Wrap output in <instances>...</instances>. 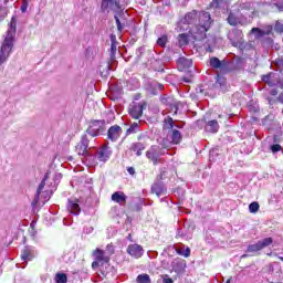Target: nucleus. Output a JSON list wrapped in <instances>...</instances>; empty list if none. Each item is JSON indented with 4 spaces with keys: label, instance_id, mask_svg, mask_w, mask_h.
I'll use <instances>...</instances> for the list:
<instances>
[{
    "label": "nucleus",
    "instance_id": "obj_6",
    "mask_svg": "<svg viewBox=\"0 0 283 283\" xmlns=\"http://www.w3.org/2000/svg\"><path fill=\"white\" fill-rule=\"evenodd\" d=\"M228 40L233 48H244V33L240 29L230 31L228 33Z\"/></svg>",
    "mask_w": 283,
    "mask_h": 283
},
{
    "label": "nucleus",
    "instance_id": "obj_5",
    "mask_svg": "<svg viewBox=\"0 0 283 283\" xmlns=\"http://www.w3.org/2000/svg\"><path fill=\"white\" fill-rule=\"evenodd\" d=\"M78 156H84V158H92L90 154L91 149H94V145L90 144V138L87 135H83L81 142L75 147Z\"/></svg>",
    "mask_w": 283,
    "mask_h": 283
},
{
    "label": "nucleus",
    "instance_id": "obj_50",
    "mask_svg": "<svg viewBox=\"0 0 283 283\" xmlns=\"http://www.w3.org/2000/svg\"><path fill=\"white\" fill-rule=\"evenodd\" d=\"M8 14V11L6 9H0V19H3Z\"/></svg>",
    "mask_w": 283,
    "mask_h": 283
},
{
    "label": "nucleus",
    "instance_id": "obj_43",
    "mask_svg": "<svg viewBox=\"0 0 283 283\" xmlns=\"http://www.w3.org/2000/svg\"><path fill=\"white\" fill-rule=\"evenodd\" d=\"M115 22H116L118 32H123V28H125V25L120 23V19H118V15H115Z\"/></svg>",
    "mask_w": 283,
    "mask_h": 283
},
{
    "label": "nucleus",
    "instance_id": "obj_42",
    "mask_svg": "<svg viewBox=\"0 0 283 283\" xmlns=\"http://www.w3.org/2000/svg\"><path fill=\"white\" fill-rule=\"evenodd\" d=\"M274 30H275V32H279L280 34H282L283 33V23H281L280 21H276L275 25H274Z\"/></svg>",
    "mask_w": 283,
    "mask_h": 283
},
{
    "label": "nucleus",
    "instance_id": "obj_10",
    "mask_svg": "<svg viewBox=\"0 0 283 283\" xmlns=\"http://www.w3.org/2000/svg\"><path fill=\"white\" fill-rule=\"evenodd\" d=\"M227 21H228L229 25H232V27L247 25V23L242 19V15H240V13L238 12L237 9L229 12Z\"/></svg>",
    "mask_w": 283,
    "mask_h": 283
},
{
    "label": "nucleus",
    "instance_id": "obj_36",
    "mask_svg": "<svg viewBox=\"0 0 283 283\" xmlns=\"http://www.w3.org/2000/svg\"><path fill=\"white\" fill-rule=\"evenodd\" d=\"M159 145L163 147V149H169V147H171V145H174V142H171V139H169V137H167V138H163L161 142L159 143Z\"/></svg>",
    "mask_w": 283,
    "mask_h": 283
},
{
    "label": "nucleus",
    "instance_id": "obj_30",
    "mask_svg": "<svg viewBox=\"0 0 283 283\" xmlns=\"http://www.w3.org/2000/svg\"><path fill=\"white\" fill-rule=\"evenodd\" d=\"M67 209L73 216H78L81 213V206H78L76 201L69 200Z\"/></svg>",
    "mask_w": 283,
    "mask_h": 283
},
{
    "label": "nucleus",
    "instance_id": "obj_23",
    "mask_svg": "<svg viewBox=\"0 0 283 283\" xmlns=\"http://www.w3.org/2000/svg\"><path fill=\"white\" fill-rule=\"evenodd\" d=\"M214 88L220 90V92H227V78H224L222 75H217Z\"/></svg>",
    "mask_w": 283,
    "mask_h": 283
},
{
    "label": "nucleus",
    "instance_id": "obj_48",
    "mask_svg": "<svg viewBox=\"0 0 283 283\" xmlns=\"http://www.w3.org/2000/svg\"><path fill=\"white\" fill-rule=\"evenodd\" d=\"M61 178H63V175L61 172H57L54 175L53 180H54V182H59V181H61Z\"/></svg>",
    "mask_w": 283,
    "mask_h": 283
},
{
    "label": "nucleus",
    "instance_id": "obj_56",
    "mask_svg": "<svg viewBox=\"0 0 283 283\" xmlns=\"http://www.w3.org/2000/svg\"><path fill=\"white\" fill-rule=\"evenodd\" d=\"M30 234H31V235H36V230H35L34 228H32V229L30 230Z\"/></svg>",
    "mask_w": 283,
    "mask_h": 283
},
{
    "label": "nucleus",
    "instance_id": "obj_13",
    "mask_svg": "<svg viewBox=\"0 0 283 283\" xmlns=\"http://www.w3.org/2000/svg\"><path fill=\"white\" fill-rule=\"evenodd\" d=\"M102 10H112L113 12H119L120 2L118 0H102Z\"/></svg>",
    "mask_w": 283,
    "mask_h": 283
},
{
    "label": "nucleus",
    "instance_id": "obj_52",
    "mask_svg": "<svg viewBox=\"0 0 283 283\" xmlns=\"http://www.w3.org/2000/svg\"><path fill=\"white\" fill-rule=\"evenodd\" d=\"M98 262H99V261H94V262L92 263V269H98Z\"/></svg>",
    "mask_w": 283,
    "mask_h": 283
},
{
    "label": "nucleus",
    "instance_id": "obj_18",
    "mask_svg": "<svg viewBox=\"0 0 283 283\" xmlns=\"http://www.w3.org/2000/svg\"><path fill=\"white\" fill-rule=\"evenodd\" d=\"M127 254L132 258H143V247L139 244H130L127 248Z\"/></svg>",
    "mask_w": 283,
    "mask_h": 283
},
{
    "label": "nucleus",
    "instance_id": "obj_3",
    "mask_svg": "<svg viewBox=\"0 0 283 283\" xmlns=\"http://www.w3.org/2000/svg\"><path fill=\"white\" fill-rule=\"evenodd\" d=\"M211 23V14L209 12L201 11L199 13V23L195 27V33L200 34L199 39H207V32H209Z\"/></svg>",
    "mask_w": 283,
    "mask_h": 283
},
{
    "label": "nucleus",
    "instance_id": "obj_44",
    "mask_svg": "<svg viewBox=\"0 0 283 283\" xmlns=\"http://www.w3.org/2000/svg\"><path fill=\"white\" fill-rule=\"evenodd\" d=\"M224 3V0H212L211 8H220Z\"/></svg>",
    "mask_w": 283,
    "mask_h": 283
},
{
    "label": "nucleus",
    "instance_id": "obj_29",
    "mask_svg": "<svg viewBox=\"0 0 283 283\" xmlns=\"http://www.w3.org/2000/svg\"><path fill=\"white\" fill-rule=\"evenodd\" d=\"M32 258H34L32 248L24 247V249L22 250L21 260H23V262H28V261L32 260Z\"/></svg>",
    "mask_w": 283,
    "mask_h": 283
},
{
    "label": "nucleus",
    "instance_id": "obj_34",
    "mask_svg": "<svg viewBox=\"0 0 283 283\" xmlns=\"http://www.w3.org/2000/svg\"><path fill=\"white\" fill-rule=\"evenodd\" d=\"M262 81H263V83H268L270 85V87H273V85H275V81H273V73L263 75Z\"/></svg>",
    "mask_w": 283,
    "mask_h": 283
},
{
    "label": "nucleus",
    "instance_id": "obj_15",
    "mask_svg": "<svg viewBox=\"0 0 283 283\" xmlns=\"http://www.w3.org/2000/svg\"><path fill=\"white\" fill-rule=\"evenodd\" d=\"M120 134H123V128L118 125H114L108 129L107 138L108 140H112V143H116V140L120 138Z\"/></svg>",
    "mask_w": 283,
    "mask_h": 283
},
{
    "label": "nucleus",
    "instance_id": "obj_57",
    "mask_svg": "<svg viewBox=\"0 0 283 283\" xmlns=\"http://www.w3.org/2000/svg\"><path fill=\"white\" fill-rule=\"evenodd\" d=\"M198 94H205V90L202 87H199V91H197Z\"/></svg>",
    "mask_w": 283,
    "mask_h": 283
},
{
    "label": "nucleus",
    "instance_id": "obj_38",
    "mask_svg": "<svg viewBox=\"0 0 283 283\" xmlns=\"http://www.w3.org/2000/svg\"><path fill=\"white\" fill-rule=\"evenodd\" d=\"M249 211L250 213H258L260 211V203L258 201H253L249 205Z\"/></svg>",
    "mask_w": 283,
    "mask_h": 283
},
{
    "label": "nucleus",
    "instance_id": "obj_39",
    "mask_svg": "<svg viewBox=\"0 0 283 283\" xmlns=\"http://www.w3.org/2000/svg\"><path fill=\"white\" fill-rule=\"evenodd\" d=\"M138 283H151V279H149V274H139L137 276Z\"/></svg>",
    "mask_w": 283,
    "mask_h": 283
},
{
    "label": "nucleus",
    "instance_id": "obj_46",
    "mask_svg": "<svg viewBox=\"0 0 283 283\" xmlns=\"http://www.w3.org/2000/svg\"><path fill=\"white\" fill-rule=\"evenodd\" d=\"M166 43H167V38H166V35H163L161 38H159V39L157 40V44H159L161 48H165Z\"/></svg>",
    "mask_w": 283,
    "mask_h": 283
},
{
    "label": "nucleus",
    "instance_id": "obj_55",
    "mask_svg": "<svg viewBox=\"0 0 283 283\" xmlns=\"http://www.w3.org/2000/svg\"><path fill=\"white\" fill-rule=\"evenodd\" d=\"M277 101L283 104V92L279 95Z\"/></svg>",
    "mask_w": 283,
    "mask_h": 283
},
{
    "label": "nucleus",
    "instance_id": "obj_53",
    "mask_svg": "<svg viewBox=\"0 0 283 283\" xmlns=\"http://www.w3.org/2000/svg\"><path fill=\"white\" fill-rule=\"evenodd\" d=\"M271 96H277V90L273 88L270 91Z\"/></svg>",
    "mask_w": 283,
    "mask_h": 283
},
{
    "label": "nucleus",
    "instance_id": "obj_22",
    "mask_svg": "<svg viewBox=\"0 0 283 283\" xmlns=\"http://www.w3.org/2000/svg\"><path fill=\"white\" fill-rule=\"evenodd\" d=\"M220 129V124H218V120L212 119L207 122L205 126V130L209 134H218V130Z\"/></svg>",
    "mask_w": 283,
    "mask_h": 283
},
{
    "label": "nucleus",
    "instance_id": "obj_20",
    "mask_svg": "<svg viewBox=\"0 0 283 283\" xmlns=\"http://www.w3.org/2000/svg\"><path fill=\"white\" fill-rule=\"evenodd\" d=\"M210 66H212L214 70H220L221 72H227V62L220 61V59H218V57L210 59Z\"/></svg>",
    "mask_w": 283,
    "mask_h": 283
},
{
    "label": "nucleus",
    "instance_id": "obj_4",
    "mask_svg": "<svg viewBox=\"0 0 283 283\" xmlns=\"http://www.w3.org/2000/svg\"><path fill=\"white\" fill-rule=\"evenodd\" d=\"M237 12L245 22V25L251 23V19H253V17L256 14L255 8L251 6V2H243L238 4Z\"/></svg>",
    "mask_w": 283,
    "mask_h": 283
},
{
    "label": "nucleus",
    "instance_id": "obj_1",
    "mask_svg": "<svg viewBox=\"0 0 283 283\" xmlns=\"http://www.w3.org/2000/svg\"><path fill=\"white\" fill-rule=\"evenodd\" d=\"M251 34H254V39L260 41L263 48H271L273 45V25H266L264 29L252 28Z\"/></svg>",
    "mask_w": 283,
    "mask_h": 283
},
{
    "label": "nucleus",
    "instance_id": "obj_12",
    "mask_svg": "<svg viewBox=\"0 0 283 283\" xmlns=\"http://www.w3.org/2000/svg\"><path fill=\"white\" fill-rule=\"evenodd\" d=\"M147 109V103H135L130 108H129V115L132 118L138 119L140 116H143V111Z\"/></svg>",
    "mask_w": 283,
    "mask_h": 283
},
{
    "label": "nucleus",
    "instance_id": "obj_61",
    "mask_svg": "<svg viewBox=\"0 0 283 283\" xmlns=\"http://www.w3.org/2000/svg\"><path fill=\"white\" fill-rule=\"evenodd\" d=\"M45 201L50 200V196L44 195Z\"/></svg>",
    "mask_w": 283,
    "mask_h": 283
},
{
    "label": "nucleus",
    "instance_id": "obj_62",
    "mask_svg": "<svg viewBox=\"0 0 283 283\" xmlns=\"http://www.w3.org/2000/svg\"><path fill=\"white\" fill-rule=\"evenodd\" d=\"M241 258H249V254H243L241 255Z\"/></svg>",
    "mask_w": 283,
    "mask_h": 283
},
{
    "label": "nucleus",
    "instance_id": "obj_47",
    "mask_svg": "<svg viewBox=\"0 0 283 283\" xmlns=\"http://www.w3.org/2000/svg\"><path fill=\"white\" fill-rule=\"evenodd\" d=\"M28 6H29L28 0H22L21 12L23 13L28 12Z\"/></svg>",
    "mask_w": 283,
    "mask_h": 283
},
{
    "label": "nucleus",
    "instance_id": "obj_24",
    "mask_svg": "<svg viewBox=\"0 0 283 283\" xmlns=\"http://www.w3.org/2000/svg\"><path fill=\"white\" fill-rule=\"evenodd\" d=\"M151 191L153 193H156L158 198H160V196H165V193H167V188H165V185H163V182H157L153 185Z\"/></svg>",
    "mask_w": 283,
    "mask_h": 283
},
{
    "label": "nucleus",
    "instance_id": "obj_31",
    "mask_svg": "<svg viewBox=\"0 0 283 283\" xmlns=\"http://www.w3.org/2000/svg\"><path fill=\"white\" fill-rule=\"evenodd\" d=\"M163 84L158 82H151L148 84V91L150 94H153V96H156L158 94V90H163Z\"/></svg>",
    "mask_w": 283,
    "mask_h": 283
},
{
    "label": "nucleus",
    "instance_id": "obj_32",
    "mask_svg": "<svg viewBox=\"0 0 283 283\" xmlns=\"http://www.w3.org/2000/svg\"><path fill=\"white\" fill-rule=\"evenodd\" d=\"M197 17H198V12L191 11L185 15L184 23L191 24L196 21Z\"/></svg>",
    "mask_w": 283,
    "mask_h": 283
},
{
    "label": "nucleus",
    "instance_id": "obj_63",
    "mask_svg": "<svg viewBox=\"0 0 283 283\" xmlns=\"http://www.w3.org/2000/svg\"><path fill=\"white\" fill-rule=\"evenodd\" d=\"M30 228H31V229H34V223H31Z\"/></svg>",
    "mask_w": 283,
    "mask_h": 283
},
{
    "label": "nucleus",
    "instance_id": "obj_59",
    "mask_svg": "<svg viewBox=\"0 0 283 283\" xmlns=\"http://www.w3.org/2000/svg\"><path fill=\"white\" fill-rule=\"evenodd\" d=\"M268 101L270 105H273V103H275V99L268 98Z\"/></svg>",
    "mask_w": 283,
    "mask_h": 283
},
{
    "label": "nucleus",
    "instance_id": "obj_21",
    "mask_svg": "<svg viewBox=\"0 0 283 283\" xmlns=\"http://www.w3.org/2000/svg\"><path fill=\"white\" fill-rule=\"evenodd\" d=\"M50 179V171H48L44 175V178L42 179V181L40 182L38 190H36V195L34 198V205H38L39 200H40V196H41V191H43V189H45V181Z\"/></svg>",
    "mask_w": 283,
    "mask_h": 283
},
{
    "label": "nucleus",
    "instance_id": "obj_41",
    "mask_svg": "<svg viewBox=\"0 0 283 283\" xmlns=\"http://www.w3.org/2000/svg\"><path fill=\"white\" fill-rule=\"evenodd\" d=\"M273 6L279 10V12H283V0H273Z\"/></svg>",
    "mask_w": 283,
    "mask_h": 283
},
{
    "label": "nucleus",
    "instance_id": "obj_33",
    "mask_svg": "<svg viewBox=\"0 0 283 283\" xmlns=\"http://www.w3.org/2000/svg\"><path fill=\"white\" fill-rule=\"evenodd\" d=\"M138 132H140V126L138 123H133L126 130V136H129V134H138Z\"/></svg>",
    "mask_w": 283,
    "mask_h": 283
},
{
    "label": "nucleus",
    "instance_id": "obj_17",
    "mask_svg": "<svg viewBox=\"0 0 283 283\" xmlns=\"http://www.w3.org/2000/svg\"><path fill=\"white\" fill-rule=\"evenodd\" d=\"M14 36H17V18H12L10 22V29L8 30L4 41L14 43Z\"/></svg>",
    "mask_w": 283,
    "mask_h": 283
},
{
    "label": "nucleus",
    "instance_id": "obj_14",
    "mask_svg": "<svg viewBox=\"0 0 283 283\" xmlns=\"http://www.w3.org/2000/svg\"><path fill=\"white\" fill-rule=\"evenodd\" d=\"M161 155L163 153L158 146H151L150 149L146 153V157L149 160H153L154 165H158V158H160Z\"/></svg>",
    "mask_w": 283,
    "mask_h": 283
},
{
    "label": "nucleus",
    "instance_id": "obj_8",
    "mask_svg": "<svg viewBox=\"0 0 283 283\" xmlns=\"http://www.w3.org/2000/svg\"><path fill=\"white\" fill-rule=\"evenodd\" d=\"M101 132H105V120H92L90 122L88 128L86 129V133L92 136V138H95V136H98Z\"/></svg>",
    "mask_w": 283,
    "mask_h": 283
},
{
    "label": "nucleus",
    "instance_id": "obj_35",
    "mask_svg": "<svg viewBox=\"0 0 283 283\" xmlns=\"http://www.w3.org/2000/svg\"><path fill=\"white\" fill-rule=\"evenodd\" d=\"M179 39V45H189V36L187 35V33H181L178 36Z\"/></svg>",
    "mask_w": 283,
    "mask_h": 283
},
{
    "label": "nucleus",
    "instance_id": "obj_54",
    "mask_svg": "<svg viewBox=\"0 0 283 283\" xmlns=\"http://www.w3.org/2000/svg\"><path fill=\"white\" fill-rule=\"evenodd\" d=\"M164 283H174V280L169 279V277H165L164 279Z\"/></svg>",
    "mask_w": 283,
    "mask_h": 283
},
{
    "label": "nucleus",
    "instance_id": "obj_49",
    "mask_svg": "<svg viewBox=\"0 0 283 283\" xmlns=\"http://www.w3.org/2000/svg\"><path fill=\"white\" fill-rule=\"evenodd\" d=\"M160 102H161L164 105H169V97L163 96V97L160 98Z\"/></svg>",
    "mask_w": 283,
    "mask_h": 283
},
{
    "label": "nucleus",
    "instance_id": "obj_58",
    "mask_svg": "<svg viewBox=\"0 0 283 283\" xmlns=\"http://www.w3.org/2000/svg\"><path fill=\"white\" fill-rule=\"evenodd\" d=\"M174 127H177V129H182V125H180V124H175Z\"/></svg>",
    "mask_w": 283,
    "mask_h": 283
},
{
    "label": "nucleus",
    "instance_id": "obj_28",
    "mask_svg": "<svg viewBox=\"0 0 283 283\" xmlns=\"http://www.w3.org/2000/svg\"><path fill=\"white\" fill-rule=\"evenodd\" d=\"M130 151H135L136 156H143V151H145V144L137 142L130 145Z\"/></svg>",
    "mask_w": 283,
    "mask_h": 283
},
{
    "label": "nucleus",
    "instance_id": "obj_7",
    "mask_svg": "<svg viewBox=\"0 0 283 283\" xmlns=\"http://www.w3.org/2000/svg\"><path fill=\"white\" fill-rule=\"evenodd\" d=\"M111 53H109V61L106 63L107 72L114 70V65H116V45H118V41H116V34L112 33L111 36Z\"/></svg>",
    "mask_w": 283,
    "mask_h": 283
},
{
    "label": "nucleus",
    "instance_id": "obj_26",
    "mask_svg": "<svg viewBox=\"0 0 283 283\" xmlns=\"http://www.w3.org/2000/svg\"><path fill=\"white\" fill-rule=\"evenodd\" d=\"M93 255L95 256L97 262H105L106 264L109 262V256H105V251L101 249H96L93 252Z\"/></svg>",
    "mask_w": 283,
    "mask_h": 283
},
{
    "label": "nucleus",
    "instance_id": "obj_9",
    "mask_svg": "<svg viewBox=\"0 0 283 283\" xmlns=\"http://www.w3.org/2000/svg\"><path fill=\"white\" fill-rule=\"evenodd\" d=\"M271 244H273V238L262 239L258 243L250 244L247 249V253H258V251H262V249H266V247H271Z\"/></svg>",
    "mask_w": 283,
    "mask_h": 283
},
{
    "label": "nucleus",
    "instance_id": "obj_37",
    "mask_svg": "<svg viewBox=\"0 0 283 283\" xmlns=\"http://www.w3.org/2000/svg\"><path fill=\"white\" fill-rule=\"evenodd\" d=\"M55 282L56 283H67V274H65V273H57L55 275Z\"/></svg>",
    "mask_w": 283,
    "mask_h": 283
},
{
    "label": "nucleus",
    "instance_id": "obj_11",
    "mask_svg": "<svg viewBox=\"0 0 283 283\" xmlns=\"http://www.w3.org/2000/svg\"><path fill=\"white\" fill-rule=\"evenodd\" d=\"M12 48H14V42H10L4 40L0 49V61L6 63L8 57L10 56V52H12Z\"/></svg>",
    "mask_w": 283,
    "mask_h": 283
},
{
    "label": "nucleus",
    "instance_id": "obj_64",
    "mask_svg": "<svg viewBox=\"0 0 283 283\" xmlns=\"http://www.w3.org/2000/svg\"><path fill=\"white\" fill-rule=\"evenodd\" d=\"M279 259L283 262V256H280Z\"/></svg>",
    "mask_w": 283,
    "mask_h": 283
},
{
    "label": "nucleus",
    "instance_id": "obj_16",
    "mask_svg": "<svg viewBox=\"0 0 283 283\" xmlns=\"http://www.w3.org/2000/svg\"><path fill=\"white\" fill-rule=\"evenodd\" d=\"M109 156H112V150L108 146L99 148L96 154V158L99 163H107V160H109Z\"/></svg>",
    "mask_w": 283,
    "mask_h": 283
},
{
    "label": "nucleus",
    "instance_id": "obj_51",
    "mask_svg": "<svg viewBox=\"0 0 283 283\" xmlns=\"http://www.w3.org/2000/svg\"><path fill=\"white\" fill-rule=\"evenodd\" d=\"M127 171L128 174H130V176H134V174H136V170L134 169V167H129Z\"/></svg>",
    "mask_w": 283,
    "mask_h": 283
},
{
    "label": "nucleus",
    "instance_id": "obj_2",
    "mask_svg": "<svg viewBox=\"0 0 283 283\" xmlns=\"http://www.w3.org/2000/svg\"><path fill=\"white\" fill-rule=\"evenodd\" d=\"M163 123V129L168 130V138H170L172 145H180L182 143V133L174 128L176 127V120L171 116H167Z\"/></svg>",
    "mask_w": 283,
    "mask_h": 283
},
{
    "label": "nucleus",
    "instance_id": "obj_60",
    "mask_svg": "<svg viewBox=\"0 0 283 283\" xmlns=\"http://www.w3.org/2000/svg\"><path fill=\"white\" fill-rule=\"evenodd\" d=\"M277 84L280 85V87H283V78L279 81Z\"/></svg>",
    "mask_w": 283,
    "mask_h": 283
},
{
    "label": "nucleus",
    "instance_id": "obj_25",
    "mask_svg": "<svg viewBox=\"0 0 283 283\" xmlns=\"http://www.w3.org/2000/svg\"><path fill=\"white\" fill-rule=\"evenodd\" d=\"M172 269L175 273H184L185 269H187V263L182 260L172 261Z\"/></svg>",
    "mask_w": 283,
    "mask_h": 283
},
{
    "label": "nucleus",
    "instance_id": "obj_40",
    "mask_svg": "<svg viewBox=\"0 0 283 283\" xmlns=\"http://www.w3.org/2000/svg\"><path fill=\"white\" fill-rule=\"evenodd\" d=\"M178 255H184V258H189L191 255V249L186 248V249H176Z\"/></svg>",
    "mask_w": 283,
    "mask_h": 283
},
{
    "label": "nucleus",
    "instance_id": "obj_45",
    "mask_svg": "<svg viewBox=\"0 0 283 283\" xmlns=\"http://www.w3.org/2000/svg\"><path fill=\"white\" fill-rule=\"evenodd\" d=\"M282 150V146L280 144H274L271 146V151L273 154H277V151H281Z\"/></svg>",
    "mask_w": 283,
    "mask_h": 283
},
{
    "label": "nucleus",
    "instance_id": "obj_19",
    "mask_svg": "<svg viewBox=\"0 0 283 283\" xmlns=\"http://www.w3.org/2000/svg\"><path fill=\"white\" fill-rule=\"evenodd\" d=\"M191 65H193V61L191 59L179 57L177 60V67H178L179 72H185V70H189V67H191Z\"/></svg>",
    "mask_w": 283,
    "mask_h": 283
},
{
    "label": "nucleus",
    "instance_id": "obj_27",
    "mask_svg": "<svg viewBox=\"0 0 283 283\" xmlns=\"http://www.w3.org/2000/svg\"><path fill=\"white\" fill-rule=\"evenodd\" d=\"M113 202H117L118 205H123L124 202H127V196H125V192H114L112 195Z\"/></svg>",
    "mask_w": 283,
    "mask_h": 283
}]
</instances>
